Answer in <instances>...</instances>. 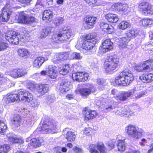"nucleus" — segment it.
<instances>
[{"mask_svg": "<svg viewBox=\"0 0 153 153\" xmlns=\"http://www.w3.org/2000/svg\"><path fill=\"white\" fill-rule=\"evenodd\" d=\"M88 150L91 153H99L97 150V146L94 144H91L89 145Z\"/></svg>", "mask_w": 153, "mask_h": 153, "instance_id": "obj_42", "label": "nucleus"}, {"mask_svg": "<svg viewBox=\"0 0 153 153\" xmlns=\"http://www.w3.org/2000/svg\"><path fill=\"white\" fill-rule=\"evenodd\" d=\"M113 48V43L110 39L105 40L102 43V45L100 49L104 53L111 51Z\"/></svg>", "mask_w": 153, "mask_h": 153, "instance_id": "obj_14", "label": "nucleus"}, {"mask_svg": "<svg viewBox=\"0 0 153 153\" xmlns=\"http://www.w3.org/2000/svg\"><path fill=\"white\" fill-rule=\"evenodd\" d=\"M32 98L33 96L30 93L26 91L21 90L18 94H8L5 101L7 103L20 100L29 102L32 100Z\"/></svg>", "mask_w": 153, "mask_h": 153, "instance_id": "obj_1", "label": "nucleus"}, {"mask_svg": "<svg viewBox=\"0 0 153 153\" xmlns=\"http://www.w3.org/2000/svg\"><path fill=\"white\" fill-rule=\"evenodd\" d=\"M72 34V30L69 27H64L58 34H53L52 36L51 41L53 43H58L68 39Z\"/></svg>", "mask_w": 153, "mask_h": 153, "instance_id": "obj_4", "label": "nucleus"}, {"mask_svg": "<svg viewBox=\"0 0 153 153\" xmlns=\"http://www.w3.org/2000/svg\"><path fill=\"white\" fill-rule=\"evenodd\" d=\"M18 1L22 4H28L29 3L31 0H17Z\"/></svg>", "mask_w": 153, "mask_h": 153, "instance_id": "obj_62", "label": "nucleus"}, {"mask_svg": "<svg viewBox=\"0 0 153 153\" xmlns=\"http://www.w3.org/2000/svg\"><path fill=\"white\" fill-rule=\"evenodd\" d=\"M53 17L52 12L49 10L44 11L43 15V19L47 22L50 21Z\"/></svg>", "mask_w": 153, "mask_h": 153, "instance_id": "obj_28", "label": "nucleus"}, {"mask_svg": "<svg viewBox=\"0 0 153 153\" xmlns=\"http://www.w3.org/2000/svg\"><path fill=\"white\" fill-rule=\"evenodd\" d=\"M7 128V126L3 121H0V133L4 132Z\"/></svg>", "mask_w": 153, "mask_h": 153, "instance_id": "obj_48", "label": "nucleus"}, {"mask_svg": "<svg viewBox=\"0 0 153 153\" xmlns=\"http://www.w3.org/2000/svg\"><path fill=\"white\" fill-rule=\"evenodd\" d=\"M127 134L133 138L137 139L139 137L142 135L143 130L141 128H138L135 126L129 124L126 126L125 128Z\"/></svg>", "mask_w": 153, "mask_h": 153, "instance_id": "obj_9", "label": "nucleus"}, {"mask_svg": "<svg viewBox=\"0 0 153 153\" xmlns=\"http://www.w3.org/2000/svg\"><path fill=\"white\" fill-rule=\"evenodd\" d=\"M128 6L126 4H120V11L126 12L127 10Z\"/></svg>", "mask_w": 153, "mask_h": 153, "instance_id": "obj_52", "label": "nucleus"}, {"mask_svg": "<svg viewBox=\"0 0 153 153\" xmlns=\"http://www.w3.org/2000/svg\"><path fill=\"white\" fill-rule=\"evenodd\" d=\"M49 88V86L48 84H40L37 87L36 90L38 93L43 95L48 92Z\"/></svg>", "mask_w": 153, "mask_h": 153, "instance_id": "obj_21", "label": "nucleus"}, {"mask_svg": "<svg viewBox=\"0 0 153 153\" xmlns=\"http://www.w3.org/2000/svg\"><path fill=\"white\" fill-rule=\"evenodd\" d=\"M148 68L147 66V65L145 66L144 62L142 64L137 65L134 67V69L139 72H142L144 71H147L146 69H148Z\"/></svg>", "mask_w": 153, "mask_h": 153, "instance_id": "obj_35", "label": "nucleus"}, {"mask_svg": "<svg viewBox=\"0 0 153 153\" xmlns=\"http://www.w3.org/2000/svg\"><path fill=\"white\" fill-rule=\"evenodd\" d=\"M84 113L85 114V119L87 120L93 119L97 115V113L95 111H88L86 109Z\"/></svg>", "mask_w": 153, "mask_h": 153, "instance_id": "obj_25", "label": "nucleus"}, {"mask_svg": "<svg viewBox=\"0 0 153 153\" xmlns=\"http://www.w3.org/2000/svg\"><path fill=\"white\" fill-rule=\"evenodd\" d=\"M96 82L100 85L102 86L105 82V80L102 78H99L97 79Z\"/></svg>", "mask_w": 153, "mask_h": 153, "instance_id": "obj_57", "label": "nucleus"}, {"mask_svg": "<svg viewBox=\"0 0 153 153\" xmlns=\"http://www.w3.org/2000/svg\"><path fill=\"white\" fill-rule=\"evenodd\" d=\"M17 52L19 56L26 58L29 54L28 50L25 48H19Z\"/></svg>", "mask_w": 153, "mask_h": 153, "instance_id": "obj_30", "label": "nucleus"}, {"mask_svg": "<svg viewBox=\"0 0 153 153\" xmlns=\"http://www.w3.org/2000/svg\"><path fill=\"white\" fill-rule=\"evenodd\" d=\"M45 61V59L43 57H38L34 60L33 66L36 68H39Z\"/></svg>", "mask_w": 153, "mask_h": 153, "instance_id": "obj_26", "label": "nucleus"}, {"mask_svg": "<svg viewBox=\"0 0 153 153\" xmlns=\"http://www.w3.org/2000/svg\"><path fill=\"white\" fill-rule=\"evenodd\" d=\"M27 74L26 71L23 69H16L11 71L9 74L13 77L17 78L24 76Z\"/></svg>", "mask_w": 153, "mask_h": 153, "instance_id": "obj_15", "label": "nucleus"}, {"mask_svg": "<svg viewBox=\"0 0 153 153\" xmlns=\"http://www.w3.org/2000/svg\"><path fill=\"white\" fill-rule=\"evenodd\" d=\"M105 17L109 22L111 23H116L119 19L118 16L114 14H107L105 15Z\"/></svg>", "mask_w": 153, "mask_h": 153, "instance_id": "obj_24", "label": "nucleus"}, {"mask_svg": "<svg viewBox=\"0 0 153 153\" xmlns=\"http://www.w3.org/2000/svg\"><path fill=\"white\" fill-rule=\"evenodd\" d=\"M51 32V30L49 28L43 29L40 33L39 37L41 39L46 37Z\"/></svg>", "mask_w": 153, "mask_h": 153, "instance_id": "obj_37", "label": "nucleus"}, {"mask_svg": "<svg viewBox=\"0 0 153 153\" xmlns=\"http://www.w3.org/2000/svg\"><path fill=\"white\" fill-rule=\"evenodd\" d=\"M18 20L19 22L26 24H30L36 22V19L34 17L29 16L23 12L19 13Z\"/></svg>", "mask_w": 153, "mask_h": 153, "instance_id": "obj_12", "label": "nucleus"}, {"mask_svg": "<svg viewBox=\"0 0 153 153\" xmlns=\"http://www.w3.org/2000/svg\"><path fill=\"white\" fill-rule=\"evenodd\" d=\"M82 73H81V72H77L76 73H74L72 74V78L74 80L80 82L79 79L81 78V75H82Z\"/></svg>", "mask_w": 153, "mask_h": 153, "instance_id": "obj_43", "label": "nucleus"}, {"mask_svg": "<svg viewBox=\"0 0 153 153\" xmlns=\"http://www.w3.org/2000/svg\"><path fill=\"white\" fill-rule=\"evenodd\" d=\"M140 23L144 27H147L153 24V20L150 19H144L140 22Z\"/></svg>", "mask_w": 153, "mask_h": 153, "instance_id": "obj_36", "label": "nucleus"}, {"mask_svg": "<svg viewBox=\"0 0 153 153\" xmlns=\"http://www.w3.org/2000/svg\"><path fill=\"white\" fill-rule=\"evenodd\" d=\"M70 69V67L68 65H66L64 66L62 69L59 70V72L60 74L62 75H65L67 74Z\"/></svg>", "mask_w": 153, "mask_h": 153, "instance_id": "obj_38", "label": "nucleus"}, {"mask_svg": "<svg viewBox=\"0 0 153 153\" xmlns=\"http://www.w3.org/2000/svg\"><path fill=\"white\" fill-rule=\"evenodd\" d=\"M117 146L118 151L120 152H123L125 149V141L123 140H117Z\"/></svg>", "mask_w": 153, "mask_h": 153, "instance_id": "obj_32", "label": "nucleus"}, {"mask_svg": "<svg viewBox=\"0 0 153 153\" xmlns=\"http://www.w3.org/2000/svg\"><path fill=\"white\" fill-rule=\"evenodd\" d=\"M41 142L39 140L38 138H33L30 141V142L28 144L30 146H32L33 147L36 148L39 147L41 145Z\"/></svg>", "mask_w": 153, "mask_h": 153, "instance_id": "obj_33", "label": "nucleus"}, {"mask_svg": "<svg viewBox=\"0 0 153 153\" xmlns=\"http://www.w3.org/2000/svg\"><path fill=\"white\" fill-rule=\"evenodd\" d=\"M7 82H9V79L3 76H0V85H4Z\"/></svg>", "mask_w": 153, "mask_h": 153, "instance_id": "obj_53", "label": "nucleus"}, {"mask_svg": "<svg viewBox=\"0 0 153 153\" xmlns=\"http://www.w3.org/2000/svg\"><path fill=\"white\" fill-rule=\"evenodd\" d=\"M9 141L13 143H19L22 144L23 143V140L22 138H19L13 136L8 137Z\"/></svg>", "mask_w": 153, "mask_h": 153, "instance_id": "obj_34", "label": "nucleus"}, {"mask_svg": "<svg viewBox=\"0 0 153 153\" xmlns=\"http://www.w3.org/2000/svg\"><path fill=\"white\" fill-rule=\"evenodd\" d=\"M114 108V106L111 105H107L105 107V108L106 110H108L109 111Z\"/></svg>", "mask_w": 153, "mask_h": 153, "instance_id": "obj_63", "label": "nucleus"}, {"mask_svg": "<svg viewBox=\"0 0 153 153\" xmlns=\"http://www.w3.org/2000/svg\"><path fill=\"white\" fill-rule=\"evenodd\" d=\"M99 41L95 35L93 33L88 34L82 39V48L87 51L91 50Z\"/></svg>", "mask_w": 153, "mask_h": 153, "instance_id": "obj_5", "label": "nucleus"}, {"mask_svg": "<svg viewBox=\"0 0 153 153\" xmlns=\"http://www.w3.org/2000/svg\"><path fill=\"white\" fill-rule=\"evenodd\" d=\"M120 3H115L112 4L111 7V9L113 10L117 11L120 12Z\"/></svg>", "mask_w": 153, "mask_h": 153, "instance_id": "obj_50", "label": "nucleus"}, {"mask_svg": "<svg viewBox=\"0 0 153 153\" xmlns=\"http://www.w3.org/2000/svg\"><path fill=\"white\" fill-rule=\"evenodd\" d=\"M57 73V68L55 66L49 65L47 70V75L51 79L56 78Z\"/></svg>", "mask_w": 153, "mask_h": 153, "instance_id": "obj_19", "label": "nucleus"}, {"mask_svg": "<svg viewBox=\"0 0 153 153\" xmlns=\"http://www.w3.org/2000/svg\"><path fill=\"white\" fill-rule=\"evenodd\" d=\"M81 73H82L83 74L81 75V78L79 79L80 81L84 82L86 81L89 76L88 74L85 72H81Z\"/></svg>", "mask_w": 153, "mask_h": 153, "instance_id": "obj_49", "label": "nucleus"}, {"mask_svg": "<svg viewBox=\"0 0 153 153\" xmlns=\"http://www.w3.org/2000/svg\"><path fill=\"white\" fill-rule=\"evenodd\" d=\"M57 123L52 120H45L42 126L37 128L36 131H40L42 133H53L57 128Z\"/></svg>", "mask_w": 153, "mask_h": 153, "instance_id": "obj_6", "label": "nucleus"}, {"mask_svg": "<svg viewBox=\"0 0 153 153\" xmlns=\"http://www.w3.org/2000/svg\"><path fill=\"white\" fill-rule=\"evenodd\" d=\"M129 24L128 22L125 21L121 22L119 25V27L122 30H125L128 27Z\"/></svg>", "mask_w": 153, "mask_h": 153, "instance_id": "obj_47", "label": "nucleus"}, {"mask_svg": "<svg viewBox=\"0 0 153 153\" xmlns=\"http://www.w3.org/2000/svg\"><path fill=\"white\" fill-rule=\"evenodd\" d=\"M73 150L76 153H83L82 150L77 146L74 147Z\"/></svg>", "mask_w": 153, "mask_h": 153, "instance_id": "obj_58", "label": "nucleus"}, {"mask_svg": "<svg viewBox=\"0 0 153 153\" xmlns=\"http://www.w3.org/2000/svg\"><path fill=\"white\" fill-rule=\"evenodd\" d=\"M138 33V31L137 30L134 28H132L129 30L127 33V38L128 39H130V40L131 38L132 37H134L135 36L137 35Z\"/></svg>", "mask_w": 153, "mask_h": 153, "instance_id": "obj_31", "label": "nucleus"}, {"mask_svg": "<svg viewBox=\"0 0 153 153\" xmlns=\"http://www.w3.org/2000/svg\"><path fill=\"white\" fill-rule=\"evenodd\" d=\"M97 18L96 17L89 16L87 17L86 23L87 26L88 28H92L95 24Z\"/></svg>", "mask_w": 153, "mask_h": 153, "instance_id": "obj_27", "label": "nucleus"}, {"mask_svg": "<svg viewBox=\"0 0 153 153\" xmlns=\"http://www.w3.org/2000/svg\"><path fill=\"white\" fill-rule=\"evenodd\" d=\"M145 66L147 65L148 69L147 71H150L151 69H153V59H149L144 62Z\"/></svg>", "mask_w": 153, "mask_h": 153, "instance_id": "obj_39", "label": "nucleus"}, {"mask_svg": "<svg viewBox=\"0 0 153 153\" xmlns=\"http://www.w3.org/2000/svg\"><path fill=\"white\" fill-rule=\"evenodd\" d=\"M21 120V117L19 115H15L12 121V124L15 127H18L20 126Z\"/></svg>", "mask_w": 153, "mask_h": 153, "instance_id": "obj_29", "label": "nucleus"}, {"mask_svg": "<svg viewBox=\"0 0 153 153\" xmlns=\"http://www.w3.org/2000/svg\"><path fill=\"white\" fill-rule=\"evenodd\" d=\"M89 86H87V88H81L79 90H77L75 91V93L77 94H80L84 98H85L87 96L90 94L92 90L93 87L92 85H89Z\"/></svg>", "mask_w": 153, "mask_h": 153, "instance_id": "obj_13", "label": "nucleus"}, {"mask_svg": "<svg viewBox=\"0 0 153 153\" xmlns=\"http://www.w3.org/2000/svg\"><path fill=\"white\" fill-rule=\"evenodd\" d=\"M136 88L134 87L133 89L122 92L119 96H117L115 99L118 102L121 101H125L133 94L136 99H139L143 96L145 95V93L143 91H140L135 93Z\"/></svg>", "mask_w": 153, "mask_h": 153, "instance_id": "obj_8", "label": "nucleus"}, {"mask_svg": "<svg viewBox=\"0 0 153 153\" xmlns=\"http://www.w3.org/2000/svg\"><path fill=\"white\" fill-rule=\"evenodd\" d=\"M22 34H18L14 31L8 32L5 35V39L9 42L15 45L18 44L19 41L23 42H26L29 41V36Z\"/></svg>", "mask_w": 153, "mask_h": 153, "instance_id": "obj_2", "label": "nucleus"}, {"mask_svg": "<svg viewBox=\"0 0 153 153\" xmlns=\"http://www.w3.org/2000/svg\"><path fill=\"white\" fill-rule=\"evenodd\" d=\"M82 56H80L79 53H78L76 52L72 53L70 55L69 59H81Z\"/></svg>", "mask_w": 153, "mask_h": 153, "instance_id": "obj_44", "label": "nucleus"}, {"mask_svg": "<svg viewBox=\"0 0 153 153\" xmlns=\"http://www.w3.org/2000/svg\"><path fill=\"white\" fill-rule=\"evenodd\" d=\"M127 111H128V110L126 109H123L121 112H119L117 114L121 117L125 116L127 117V115L128 114Z\"/></svg>", "mask_w": 153, "mask_h": 153, "instance_id": "obj_54", "label": "nucleus"}, {"mask_svg": "<svg viewBox=\"0 0 153 153\" xmlns=\"http://www.w3.org/2000/svg\"><path fill=\"white\" fill-rule=\"evenodd\" d=\"M70 83L67 80H62L59 86V90L62 93L66 92L69 90Z\"/></svg>", "mask_w": 153, "mask_h": 153, "instance_id": "obj_18", "label": "nucleus"}, {"mask_svg": "<svg viewBox=\"0 0 153 153\" xmlns=\"http://www.w3.org/2000/svg\"><path fill=\"white\" fill-rule=\"evenodd\" d=\"M134 79L133 76L131 72L127 69L121 72L115 79L116 84L118 85L126 86L129 85Z\"/></svg>", "mask_w": 153, "mask_h": 153, "instance_id": "obj_3", "label": "nucleus"}, {"mask_svg": "<svg viewBox=\"0 0 153 153\" xmlns=\"http://www.w3.org/2000/svg\"><path fill=\"white\" fill-rule=\"evenodd\" d=\"M92 129L90 128H86L84 131V133L87 135H90V132L91 131Z\"/></svg>", "mask_w": 153, "mask_h": 153, "instance_id": "obj_60", "label": "nucleus"}, {"mask_svg": "<svg viewBox=\"0 0 153 153\" xmlns=\"http://www.w3.org/2000/svg\"><path fill=\"white\" fill-rule=\"evenodd\" d=\"M130 41V39L124 37L116 39L115 42L120 49H123L126 47L128 43Z\"/></svg>", "mask_w": 153, "mask_h": 153, "instance_id": "obj_17", "label": "nucleus"}, {"mask_svg": "<svg viewBox=\"0 0 153 153\" xmlns=\"http://www.w3.org/2000/svg\"><path fill=\"white\" fill-rule=\"evenodd\" d=\"M13 12L11 5L9 4H6L2 10L1 21L4 22H7L13 13Z\"/></svg>", "mask_w": 153, "mask_h": 153, "instance_id": "obj_10", "label": "nucleus"}, {"mask_svg": "<svg viewBox=\"0 0 153 153\" xmlns=\"http://www.w3.org/2000/svg\"><path fill=\"white\" fill-rule=\"evenodd\" d=\"M115 140H113L108 143V146L110 148H109L110 149H113L114 148L115 144Z\"/></svg>", "mask_w": 153, "mask_h": 153, "instance_id": "obj_56", "label": "nucleus"}, {"mask_svg": "<svg viewBox=\"0 0 153 153\" xmlns=\"http://www.w3.org/2000/svg\"><path fill=\"white\" fill-rule=\"evenodd\" d=\"M100 26L101 29L109 34H110L114 31L113 27L111 25H109L106 23L101 22L100 23Z\"/></svg>", "mask_w": 153, "mask_h": 153, "instance_id": "obj_20", "label": "nucleus"}, {"mask_svg": "<svg viewBox=\"0 0 153 153\" xmlns=\"http://www.w3.org/2000/svg\"><path fill=\"white\" fill-rule=\"evenodd\" d=\"M56 150L59 151L61 150L62 152H66L67 151V149L65 147L61 148L60 147H57L56 148Z\"/></svg>", "mask_w": 153, "mask_h": 153, "instance_id": "obj_61", "label": "nucleus"}, {"mask_svg": "<svg viewBox=\"0 0 153 153\" xmlns=\"http://www.w3.org/2000/svg\"><path fill=\"white\" fill-rule=\"evenodd\" d=\"M55 98L54 95H48L47 98V102L48 103L53 102L55 100Z\"/></svg>", "mask_w": 153, "mask_h": 153, "instance_id": "obj_51", "label": "nucleus"}, {"mask_svg": "<svg viewBox=\"0 0 153 153\" xmlns=\"http://www.w3.org/2000/svg\"><path fill=\"white\" fill-rule=\"evenodd\" d=\"M8 46V45L7 43L0 41V52L6 49Z\"/></svg>", "mask_w": 153, "mask_h": 153, "instance_id": "obj_46", "label": "nucleus"}, {"mask_svg": "<svg viewBox=\"0 0 153 153\" xmlns=\"http://www.w3.org/2000/svg\"><path fill=\"white\" fill-rule=\"evenodd\" d=\"M95 102L96 105L99 107L101 106L102 103V102L101 101L99 100H96L95 101Z\"/></svg>", "mask_w": 153, "mask_h": 153, "instance_id": "obj_64", "label": "nucleus"}, {"mask_svg": "<svg viewBox=\"0 0 153 153\" xmlns=\"http://www.w3.org/2000/svg\"><path fill=\"white\" fill-rule=\"evenodd\" d=\"M97 147L100 151V153H105L106 149L104 145L102 143H98L97 145Z\"/></svg>", "mask_w": 153, "mask_h": 153, "instance_id": "obj_40", "label": "nucleus"}, {"mask_svg": "<svg viewBox=\"0 0 153 153\" xmlns=\"http://www.w3.org/2000/svg\"><path fill=\"white\" fill-rule=\"evenodd\" d=\"M89 5L94 4L97 2V0H84Z\"/></svg>", "mask_w": 153, "mask_h": 153, "instance_id": "obj_59", "label": "nucleus"}, {"mask_svg": "<svg viewBox=\"0 0 153 153\" xmlns=\"http://www.w3.org/2000/svg\"><path fill=\"white\" fill-rule=\"evenodd\" d=\"M10 147L9 145L5 144L3 146H0V153H7L10 150Z\"/></svg>", "mask_w": 153, "mask_h": 153, "instance_id": "obj_41", "label": "nucleus"}, {"mask_svg": "<svg viewBox=\"0 0 153 153\" xmlns=\"http://www.w3.org/2000/svg\"><path fill=\"white\" fill-rule=\"evenodd\" d=\"M119 62V59L117 56H107L104 63L105 70L108 73H111L117 68Z\"/></svg>", "mask_w": 153, "mask_h": 153, "instance_id": "obj_7", "label": "nucleus"}, {"mask_svg": "<svg viewBox=\"0 0 153 153\" xmlns=\"http://www.w3.org/2000/svg\"><path fill=\"white\" fill-rule=\"evenodd\" d=\"M139 79L144 83H149L153 80V74L148 73L140 76Z\"/></svg>", "mask_w": 153, "mask_h": 153, "instance_id": "obj_22", "label": "nucleus"}, {"mask_svg": "<svg viewBox=\"0 0 153 153\" xmlns=\"http://www.w3.org/2000/svg\"><path fill=\"white\" fill-rule=\"evenodd\" d=\"M32 98H33V97ZM32 100H33V101L31 103V105L32 107L35 108L38 107L39 105V103L38 101L35 100H33V99H32V100H31L29 102H30Z\"/></svg>", "mask_w": 153, "mask_h": 153, "instance_id": "obj_55", "label": "nucleus"}, {"mask_svg": "<svg viewBox=\"0 0 153 153\" xmlns=\"http://www.w3.org/2000/svg\"><path fill=\"white\" fill-rule=\"evenodd\" d=\"M68 128H66L64 130V131H66L67 132L65 135V138L68 141H73L75 140V135L74 133L72 131H68Z\"/></svg>", "mask_w": 153, "mask_h": 153, "instance_id": "obj_23", "label": "nucleus"}, {"mask_svg": "<svg viewBox=\"0 0 153 153\" xmlns=\"http://www.w3.org/2000/svg\"><path fill=\"white\" fill-rule=\"evenodd\" d=\"M64 21V19L62 17H56L54 20L53 23L55 25L57 26L62 23Z\"/></svg>", "mask_w": 153, "mask_h": 153, "instance_id": "obj_45", "label": "nucleus"}, {"mask_svg": "<svg viewBox=\"0 0 153 153\" xmlns=\"http://www.w3.org/2000/svg\"><path fill=\"white\" fill-rule=\"evenodd\" d=\"M69 54L68 52L58 53L56 55V58L53 61V62L55 63H58L59 61H63L69 59Z\"/></svg>", "mask_w": 153, "mask_h": 153, "instance_id": "obj_16", "label": "nucleus"}, {"mask_svg": "<svg viewBox=\"0 0 153 153\" xmlns=\"http://www.w3.org/2000/svg\"><path fill=\"white\" fill-rule=\"evenodd\" d=\"M139 10L145 15L153 14V6L147 2H143L138 6Z\"/></svg>", "mask_w": 153, "mask_h": 153, "instance_id": "obj_11", "label": "nucleus"}]
</instances>
